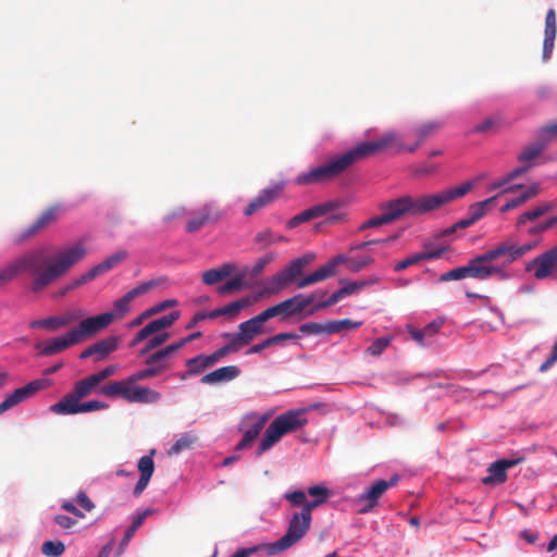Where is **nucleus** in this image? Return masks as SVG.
<instances>
[{"mask_svg": "<svg viewBox=\"0 0 557 557\" xmlns=\"http://www.w3.org/2000/svg\"><path fill=\"white\" fill-rule=\"evenodd\" d=\"M85 255L86 248L82 243L59 251L52 258H48L44 249L29 250L0 270V286L8 284L21 273H27L30 277L29 289L35 294L41 293Z\"/></svg>", "mask_w": 557, "mask_h": 557, "instance_id": "nucleus-1", "label": "nucleus"}, {"mask_svg": "<svg viewBox=\"0 0 557 557\" xmlns=\"http://www.w3.org/2000/svg\"><path fill=\"white\" fill-rule=\"evenodd\" d=\"M409 146L404 145L401 136L396 132H387L375 140L360 143L342 154L335 156L327 162L299 174L295 182L298 185H312L331 182L360 160L386 150L395 149L396 152L407 151Z\"/></svg>", "mask_w": 557, "mask_h": 557, "instance_id": "nucleus-2", "label": "nucleus"}, {"mask_svg": "<svg viewBox=\"0 0 557 557\" xmlns=\"http://www.w3.org/2000/svg\"><path fill=\"white\" fill-rule=\"evenodd\" d=\"M473 188V183L465 182L459 186L440 190L435 194L422 195L417 198L403 196L393 200L382 202L379 209L384 213L387 221L393 223L404 215L419 216L433 210L440 209L466 196Z\"/></svg>", "mask_w": 557, "mask_h": 557, "instance_id": "nucleus-3", "label": "nucleus"}, {"mask_svg": "<svg viewBox=\"0 0 557 557\" xmlns=\"http://www.w3.org/2000/svg\"><path fill=\"white\" fill-rule=\"evenodd\" d=\"M536 246V242L521 246H517L510 242L502 243L493 249L472 258L466 265L460 267L462 275L465 278L471 277L480 281H485L493 276L505 278L507 274L504 269L493 265L492 262L499 258H505L504 264L508 265Z\"/></svg>", "mask_w": 557, "mask_h": 557, "instance_id": "nucleus-4", "label": "nucleus"}, {"mask_svg": "<svg viewBox=\"0 0 557 557\" xmlns=\"http://www.w3.org/2000/svg\"><path fill=\"white\" fill-rule=\"evenodd\" d=\"M112 321L113 315L109 313H101L86 318L81 321L76 327H73L63 336L49 338L45 342L36 344L35 347L36 349H39V354L41 356L57 355L81 343L83 339L97 334L101 330L109 326Z\"/></svg>", "mask_w": 557, "mask_h": 557, "instance_id": "nucleus-5", "label": "nucleus"}, {"mask_svg": "<svg viewBox=\"0 0 557 557\" xmlns=\"http://www.w3.org/2000/svg\"><path fill=\"white\" fill-rule=\"evenodd\" d=\"M306 412V409H294L277 416L265 430L257 456H261L277 444L284 435L305 426L308 423Z\"/></svg>", "mask_w": 557, "mask_h": 557, "instance_id": "nucleus-6", "label": "nucleus"}, {"mask_svg": "<svg viewBox=\"0 0 557 557\" xmlns=\"http://www.w3.org/2000/svg\"><path fill=\"white\" fill-rule=\"evenodd\" d=\"M312 515L300 510L292 513L283 536L269 545L270 553H283L300 542L311 528Z\"/></svg>", "mask_w": 557, "mask_h": 557, "instance_id": "nucleus-7", "label": "nucleus"}, {"mask_svg": "<svg viewBox=\"0 0 557 557\" xmlns=\"http://www.w3.org/2000/svg\"><path fill=\"white\" fill-rule=\"evenodd\" d=\"M332 496V491L323 485L318 484L309 486L307 491L294 490L284 494V499L288 502L293 508H301L306 512L312 515V511L327 503Z\"/></svg>", "mask_w": 557, "mask_h": 557, "instance_id": "nucleus-8", "label": "nucleus"}, {"mask_svg": "<svg viewBox=\"0 0 557 557\" xmlns=\"http://www.w3.org/2000/svg\"><path fill=\"white\" fill-rule=\"evenodd\" d=\"M525 271L537 281L553 280L557 274V244L529 261Z\"/></svg>", "mask_w": 557, "mask_h": 557, "instance_id": "nucleus-9", "label": "nucleus"}, {"mask_svg": "<svg viewBox=\"0 0 557 557\" xmlns=\"http://www.w3.org/2000/svg\"><path fill=\"white\" fill-rule=\"evenodd\" d=\"M399 481L398 475H393L389 480L375 481L368 490L360 494L357 498L359 513L370 512L379 505L381 496L391 487L395 486Z\"/></svg>", "mask_w": 557, "mask_h": 557, "instance_id": "nucleus-10", "label": "nucleus"}, {"mask_svg": "<svg viewBox=\"0 0 557 557\" xmlns=\"http://www.w3.org/2000/svg\"><path fill=\"white\" fill-rule=\"evenodd\" d=\"M61 212V206L55 205L47 208L40 213V215L25 230L20 232L15 238V244H22L41 232H44L49 225L55 223Z\"/></svg>", "mask_w": 557, "mask_h": 557, "instance_id": "nucleus-11", "label": "nucleus"}, {"mask_svg": "<svg viewBox=\"0 0 557 557\" xmlns=\"http://www.w3.org/2000/svg\"><path fill=\"white\" fill-rule=\"evenodd\" d=\"M379 281H380L379 277L370 276L367 280L348 282L343 287H341L336 292H334L326 300L315 304L309 311V314H312L315 311L323 310L325 308L334 306L341 299H343L347 296H350L368 286L375 285L379 283Z\"/></svg>", "mask_w": 557, "mask_h": 557, "instance_id": "nucleus-12", "label": "nucleus"}, {"mask_svg": "<svg viewBox=\"0 0 557 557\" xmlns=\"http://www.w3.org/2000/svg\"><path fill=\"white\" fill-rule=\"evenodd\" d=\"M302 268L297 260H292L283 270L271 276L264 286V294L276 295L289 286L301 273Z\"/></svg>", "mask_w": 557, "mask_h": 557, "instance_id": "nucleus-13", "label": "nucleus"}, {"mask_svg": "<svg viewBox=\"0 0 557 557\" xmlns=\"http://www.w3.org/2000/svg\"><path fill=\"white\" fill-rule=\"evenodd\" d=\"M163 282L164 278H152L147 282L140 283L136 287L128 290L123 297L115 300L113 304V311L108 313L113 315V320L116 318H123L129 311V304L133 299L147 294L152 288L159 286Z\"/></svg>", "mask_w": 557, "mask_h": 557, "instance_id": "nucleus-14", "label": "nucleus"}, {"mask_svg": "<svg viewBox=\"0 0 557 557\" xmlns=\"http://www.w3.org/2000/svg\"><path fill=\"white\" fill-rule=\"evenodd\" d=\"M265 321L260 314L242 322L236 333H225L223 337H233L237 345L242 348L249 345L258 335L263 334Z\"/></svg>", "mask_w": 557, "mask_h": 557, "instance_id": "nucleus-15", "label": "nucleus"}, {"mask_svg": "<svg viewBox=\"0 0 557 557\" xmlns=\"http://www.w3.org/2000/svg\"><path fill=\"white\" fill-rule=\"evenodd\" d=\"M143 392L144 391L140 388L131 389L126 379L122 381L110 382L109 384H106L98 389V393L103 396L110 398L120 397L131 404H137V400H145L146 393Z\"/></svg>", "mask_w": 557, "mask_h": 557, "instance_id": "nucleus-16", "label": "nucleus"}, {"mask_svg": "<svg viewBox=\"0 0 557 557\" xmlns=\"http://www.w3.org/2000/svg\"><path fill=\"white\" fill-rule=\"evenodd\" d=\"M46 385L45 380H35L20 388H16L2 403H0V414L35 395L38 391L45 388Z\"/></svg>", "mask_w": 557, "mask_h": 557, "instance_id": "nucleus-17", "label": "nucleus"}, {"mask_svg": "<svg viewBox=\"0 0 557 557\" xmlns=\"http://www.w3.org/2000/svg\"><path fill=\"white\" fill-rule=\"evenodd\" d=\"M158 374L153 369L146 366L145 369L139 370L126 377L129 388H140L145 391V400H137V404H156L161 399V394L148 386L137 385V382L156 377Z\"/></svg>", "mask_w": 557, "mask_h": 557, "instance_id": "nucleus-18", "label": "nucleus"}, {"mask_svg": "<svg viewBox=\"0 0 557 557\" xmlns=\"http://www.w3.org/2000/svg\"><path fill=\"white\" fill-rule=\"evenodd\" d=\"M222 216L221 211L213 203H206L195 212V216L187 221L185 230L194 233L207 224L219 221Z\"/></svg>", "mask_w": 557, "mask_h": 557, "instance_id": "nucleus-19", "label": "nucleus"}, {"mask_svg": "<svg viewBox=\"0 0 557 557\" xmlns=\"http://www.w3.org/2000/svg\"><path fill=\"white\" fill-rule=\"evenodd\" d=\"M522 458L517 459H500L490 465L487 468V475L482 479L485 485H498L507 480L506 471L509 468L520 463Z\"/></svg>", "mask_w": 557, "mask_h": 557, "instance_id": "nucleus-20", "label": "nucleus"}, {"mask_svg": "<svg viewBox=\"0 0 557 557\" xmlns=\"http://www.w3.org/2000/svg\"><path fill=\"white\" fill-rule=\"evenodd\" d=\"M284 189L283 183H277L271 187L264 188L257 197H255L249 205L245 208L244 213L246 215H251L258 210L264 208L265 206L272 203L275 199L278 198L280 194Z\"/></svg>", "mask_w": 557, "mask_h": 557, "instance_id": "nucleus-21", "label": "nucleus"}, {"mask_svg": "<svg viewBox=\"0 0 557 557\" xmlns=\"http://www.w3.org/2000/svg\"><path fill=\"white\" fill-rule=\"evenodd\" d=\"M248 420H251L252 423L248 428V430L244 433L243 438L236 444V450H243L251 446L255 440L260 435L263 430L268 416H258L257 413L249 414L247 417Z\"/></svg>", "mask_w": 557, "mask_h": 557, "instance_id": "nucleus-22", "label": "nucleus"}, {"mask_svg": "<svg viewBox=\"0 0 557 557\" xmlns=\"http://www.w3.org/2000/svg\"><path fill=\"white\" fill-rule=\"evenodd\" d=\"M557 34V18L554 9H549L545 16V29L543 40V60L547 61L553 53L554 42Z\"/></svg>", "mask_w": 557, "mask_h": 557, "instance_id": "nucleus-23", "label": "nucleus"}, {"mask_svg": "<svg viewBox=\"0 0 557 557\" xmlns=\"http://www.w3.org/2000/svg\"><path fill=\"white\" fill-rule=\"evenodd\" d=\"M172 357L173 354L171 352L169 347L165 346L150 354L148 352L146 355L144 363L153 369V371H156V373L159 375L171 368Z\"/></svg>", "mask_w": 557, "mask_h": 557, "instance_id": "nucleus-24", "label": "nucleus"}, {"mask_svg": "<svg viewBox=\"0 0 557 557\" xmlns=\"http://www.w3.org/2000/svg\"><path fill=\"white\" fill-rule=\"evenodd\" d=\"M256 300H257L256 297L245 296V297L237 299L231 304H227L221 308L210 311L209 315H211V319H215V318H219L222 315L227 317L230 319H234L239 314V312L243 309L252 306Z\"/></svg>", "mask_w": 557, "mask_h": 557, "instance_id": "nucleus-25", "label": "nucleus"}, {"mask_svg": "<svg viewBox=\"0 0 557 557\" xmlns=\"http://www.w3.org/2000/svg\"><path fill=\"white\" fill-rule=\"evenodd\" d=\"M315 300V294L304 296L302 294L295 295L292 298L282 301L284 308V320L301 313L308 306Z\"/></svg>", "mask_w": 557, "mask_h": 557, "instance_id": "nucleus-26", "label": "nucleus"}, {"mask_svg": "<svg viewBox=\"0 0 557 557\" xmlns=\"http://www.w3.org/2000/svg\"><path fill=\"white\" fill-rule=\"evenodd\" d=\"M126 256L127 252L121 250L106 258L102 262L92 267L89 271L85 273V280H88L90 282L96 277L102 275L103 273L110 271L111 269L120 264L126 258Z\"/></svg>", "mask_w": 557, "mask_h": 557, "instance_id": "nucleus-27", "label": "nucleus"}, {"mask_svg": "<svg viewBox=\"0 0 557 557\" xmlns=\"http://www.w3.org/2000/svg\"><path fill=\"white\" fill-rule=\"evenodd\" d=\"M239 374L240 369L237 366H226L205 374L200 379V382L202 384H216L222 382H228L238 377Z\"/></svg>", "mask_w": 557, "mask_h": 557, "instance_id": "nucleus-28", "label": "nucleus"}, {"mask_svg": "<svg viewBox=\"0 0 557 557\" xmlns=\"http://www.w3.org/2000/svg\"><path fill=\"white\" fill-rule=\"evenodd\" d=\"M138 470L140 472V476L133 492L136 497L143 494L153 474L154 463L152 458L150 456L141 457L138 461Z\"/></svg>", "mask_w": 557, "mask_h": 557, "instance_id": "nucleus-29", "label": "nucleus"}, {"mask_svg": "<svg viewBox=\"0 0 557 557\" xmlns=\"http://www.w3.org/2000/svg\"><path fill=\"white\" fill-rule=\"evenodd\" d=\"M442 127L438 121H428L414 128L416 143L407 148V152H414L429 137L436 134Z\"/></svg>", "mask_w": 557, "mask_h": 557, "instance_id": "nucleus-30", "label": "nucleus"}, {"mask_svg": "<svg viewBox=\"0 0 557 557\" xmlns=\"http://www.w3.org/2000/svg\"><path fill=\"white\" fill-rule=\"evenodd\" d=\"M446 250H447V247H441V248H437V250H435V251H421V252L411 255V256L407 257L406 259L396 263L394 267V271L400 272L411 265L418 264L421 261L441 258Z\"/></svg>", "mask_w": 557, "mask_h": 557, "instance_id": "nucleus-31", "label": "nucleus"}, {"mask_svg": "<svg viewBox=\"0 0 557 557\" xmlns=\"http://www.w3.org/2000/svg\"><path fill=\"white\" fill-rule=\"evenodd\" d=\"M522 185H515V186H511L507 189H504L502 190L500 193H498L497 195L493 196V197H490L483 201H479V202H475L473 205H471L469 207V216L471 218V220L475 223L478 222L479 220H481L485 214H486V211L487 209L494 205V202L496 201V199L505 194V193H508V191H513L515 189L517 188H521Z\"/></svg>", "mask_w": 557, "mask_h": 557, "instance_id": "nucleus-32", "label": "nucleus"}, {"mask_svg": "<svg viewBox=\"0 0 557 557\" xmlns=\"http://www.w3.org/2000/svg\"><path fill=\"white\" fill-rule=\"evenodd\" d=\"M79 400L70 392L60 401L50 406V411L62 416L76 414L79 413Z\"/></svg>", "mask_w": 557, "mask_h": 557, "instance_id": "nucleus-33", "label": "nucleus"}, {"mask_svg": "<svg viewBox=\"0 0 557 557\" xmlns=\"http://www.w3.org/2000/svg\"><path fill=\"white\" fill-rule=\"evenodd\" d=\"M442 326V322H431L422 330L411 329L409 331L411 338L417 342L421 346H426L431 344V338H433L440 331Z\"/></svg>", "mask_w": 557, "mask_h": 557, "instance_id": "nucleus-34", "label": "nucleus"}, {"mask_svg": "<svg viewBox=\"0 0 557 557\" xmlns=\"http://www.w3.org/2000/svg\"><path fill=\"white\" fill-rule=\"evenodd\" d=\"M119 338L109 336L92 344L94 357L96 361L104 360L110 354L117 349Z\"/></svg>", "mask_w": 557, "mask_h": 557, "instance_id": "nucleus-35", "label": "nucleus"}, {"mask_svg": "<svg viewBox=\"0 0 557 557\" xmlns=\"http://www.w3.org/2000/svg\"><path fill=\"white\" fill-rule=\"evenodd\" d=\"M235 271L233 263H224L220 268L210 269L202 273V282L207 285H214L228 277Z\"/></svg>", "mask_w": 557, "mask_h": 557, "instance_id": "nucleus-36", "label": "nucleus"}, {"mask_svg": "<svg viewBox=\"0 0 557 557\" xmlns=\"http://www.w3.org/2000/svg\"><path fill=\"white\" fill-rule=\"evenodd\" d=\"M334 276L331 267H329L326 263L321 265L319 269H317L314 272L306 275L305 277L297 281V287L304 288L306 286L312 285L314 283L324 281L329 277Z\"/></svg>", "mask_w": 557, "mask_h": 557, "instance_id": "nucleus-37", "label": "nucleus"}, {"mask_svg": "<svg viewBox=\"0 0 557 557\" xmlns=\"http://www.w3.org/2000/svg\"><path fill=\"white\" fill-rule=\"evenodd\" d=\"M545 149V144L541 141L532 143L525 146L522 151L518 154V161L528 164L533 163L535 165V159L542 154Z\"/></svg>", "mask_w": 557, "mask_h": 557, "instance_id": "nucleus-38", "label": "nucleus"}, {"mask_svg": "<svg viewBox=\"0 0 557 557\" xmlns=\"http://www.w3.org/2000/svg\"><path fill=\"white\" fill-rule=\"evenodd\" d=\"M176 305H177V300L176 299H166L164 301H161L160 304H158V305L147 309L139 317H137L135 320H133L131 322V326H138L147 318H149L151 315H154V314H157V313H159L161 311H164L168 308L174 307Z\"/></svg>", "mask_w": 557, "mask_h": 557, "instance_id": "nucleus-39", "label": "nucleus"}, {"mask_svg": "<svg viewBox=\"0 0 557 557\" xmlns=\"http://www.w3.org/2000/svg\"><path fill=\"white\" fill-rule=\"evenodd\" d=\"M97 386L98 384L95 382L91 375H89L81 381H77L71 392L78 400H81L89 396Z\"/></svg>", "mask_w": 557, "mask_h": 557, "instance_id": "nucleus-40", "label": "nucleus"}, {"mask_svg": "<svg viewBox=\"0 0 557 557\" xmlns=\"http://www.w3.org/2000/svg\"><path fill=\"white\" fill-rule=\"evenodd\" d=\"M553 208L554 206L552 202H545L533 208L532 210L525 211L518 218L517 225L521 226L525 224L528 221H534L544 215L545 213L552 211Z\"/></svg>", "mask_w": 557, "mask_h": 557, "instance_id": "nucleus-41", "label": "nucleus"}, {"mask_svg": "<svg viewBox=\"0 0 557 557\" xmlns=\"http://www.w3.org/2000/svg\"><path fill=\"white\" fill-rule=\"evenodd\" d=\"M362 325V322L360 321H352L349 319H343V320H333L326 322V334H335L339 333L342 331H348L358 329Z\"/></svg>", "mask_w": 557, "mask_h": 557, "instance_id": "nucleus-42", "label": "nucleus"}, {"mask_svg": "<svg viewBox=\"0 0 557 557\" xmlns=\"http://www.w3.org/2000/svg\"><path fill=\"white\" fill-rule=\"evenodd\" d=\"M180 318V311H172L166 315H163L159 319L152 320L149 322L150 327L153 333H158L163 329L170 327L173 323Z\"/></svg>", "mask_w": 557, "mask_h": 557, "instance_id": "nucleus-43", "label": "nucleus"}, {"mask_svg": "<svg viewBox=\"0 0 557 557\" xmlns=\"http://www.w3.org/2000/svg\"><path fill=\"white\" fill-rule=\"evenodd\" d=\"M170 338V334L164 332L161 334H157L153 337L148 338L145 346L140 349L139 356H146L148 352L154 350L156 348L162 346Z\"/></svg>", "mask_w": 557, "mask_h": 557, "instance_id": "nucleus-44", "label": "nucleus"}, {"mask_svg": "<svg viewBox=\"0 0 557 557\" xmlns=\"http://www.w3.org/2000/svg\"><path fill=\"white\" fill-rule=\"evenodd\" d=\"M196 436L184 434L169 449V455H178L183 450L189 449L196 442Z\"/></svg>", "mask_w": 557, "mask_h": 557, "instance_id": "nucleus-45", "label": "nucleus"}, {"mask_svg": "<svg viewBox=\"0 0 557 557\" xmlns=\"http://www.w3.org/2000/svg\"><path fill=\"white\" fill-rule=\"evenodd\" d=\"M286 237L282 235H274L271 230H264L260 233H258L255 237V242L258 244L263 245L264 247L274 244V243H281L286 242Z\"/></svg>", "mask_w": 557, "mask_h": 557, "instance_id": "nucleus-46", "label": "nucleus"}, {"mask_svg": "<svg viewBox=\"0 0 557 557\" xmlns=\"http://www.w3.org/2000/svg\"><path fill=\"white\" fill-rule=\"evenodd\" d=\"M41 552L46 556L59 557L65 552V545L61 541H47L42 544Z\"/></svg>", "mask_w": 557, "mask_h": 557, "instance_id": "nucleus-47", "label": "nucleus"}, {"mask_svg": "<svg viewBox=\"0 0 557 557\" xmlns=\"http://www.w3.org/2000/svg\"><path fill=\"white\" fill-rule=\"evenodd\" d=\"M341 207L339 201L331 200L311 207L314 219L323 216Z\"/></svg>", "mask_w": 557, "mask_h": 557, "instance_id": "nucleus-48", "label": "nucleus"}, {"mask_svg": "<svg viewBox=\"0 0 557 557\" xmlns=\"http://www.w3.org/2000/svg\"><path fill=\"white\" fill-rule=\"evenodd\" d=\"M187 374L188 375H197L203 372L207 369V366L203 361L202 355H198L194 358H190L186 361Z\"/></svg>", "mask_w": 557, "mask_h": 557, "instance_id": "nucleus-49", "label": "nucleus"}, {"mask_svg": "<svg viewBox=\"0 0 557 557\" xmlns=\"http://www.w3.org/2000/svg\"><path fill=\"white\" fill-rule=\"evenodd\" d=\"M244 281L240 275H237L233 277L232 280L227 281L225 284L221 285L218 288V293L221 295L231 294L234 292H238L243 288Z\"/></svg>", "mask_w": 557, "mask_h": 557, "instance_id": "nucleus-50", "label": "nucleus"}, {"mask_svg": "<svg viewBox=\"0 0 557 557\" xmlns=\"http://www.w3.org/2000/svg\"><path fill=\"white\" fill-rule=\"evenodd\" d=\"M391 344L389 337H380L375 339L368 348L367 352L371 356H380Z\"/></svg>", "mask_w": 557, "mask_h": 557, "instance_id": "nucleus-51", "label": "nucleus"}, {"mask_svg": "<svg viewBox=\"0 0 557 557\" xmlns=\"http://www.w3.org/2000/svg\"><path fill=\"white\" fill-rule=\"evenodd\" d=\"M299 331L306 335H318L326 333V323L308 322L299 326Z\"/></svg>", "mask_w": 557, "mask_h": 557, "instance_id": "nucleus-52", "label": "nucleus"}, {"mask_svg": "<svg viewBox=\"0 0 557 557\" xmlns=\"http://www.w3.org/2000/svg\"><path fill=\"white\" fill-rule=\"evenodd\" d=\"M373 258L366 256L361 258H351V261H349V271L357 273L363 270L364 268L369 267L373 263Z\"/></svg>", "mask_w": 557, "mask_h": 557, "instance_id": "nucleus-53", "label": "nucleus"}, {"mask_svg": "<svg viewBox=\"0 0 557 557\" xmlns=\"http://www.w3.org/2000/svg\"><path fill=\"white\" fill-rule=\"evenodd\" d=\"M259 314L265 322L275 317H281L284 320V308L282 301L272 307H269Z\"/></svg>", "mask_w": 557, "mask_h": 557, "instance_id": "nucleus-54", "label": "nucleus"}, {"mask_svg": "<svg viewBox=\"0 0 557 557\" xmlns=\"http://www.w3.org/2000/svg\"><path fill=\"white\" fill-rule=\"evenodd\" d=\"M226 338L230 341L228 344L224 345L223 347L219 348L218 350H215L213 352V355L215 356V358L218 360L222 359L223 357H225L226 355H228L231 352L237 351L240 348L233 337H226Z\"/></svg>", "mask_w": 557, "mask_h": 557, "instance_id": "nucleus-55", "label": "nucleus"}, {"mask_svg": "<svg viewBox=\"0 0 557 557\" xmlns=\"http://www.w3.org/2000/svg\"><path fill=\"white\" fill-rule=\"evenodd\" d=\"M385 224H389V222L387 221L386 216L382 212L381 214H379L376 216H373V218L367 220L364 223H362L359 226V231H364V230H368V228L379 227V226H382V225H385Z\"/></svg>", "mask_w": 557, "mask_h": 557, "instance_id": "nucleus-56", "label": "nucleus"}, {"mask_svg": "<svg viewBox=\"0 0 557 557\" xmlns=\"http://www.w3.org/2000/svg\"><path fill=\"white\" fill-rule=\"evenodd\" d=\"M275 259V255L270 252L259 258L251 269L253 275H259L264 268Z\"/></svg>", "mask_w": 557, "mask_h": 557, "instance_id": "nucleus-57", "label": "nucleus"}, {"mask_svg": "<svg viewBox=\"0 0 557 557\" xmlns=\"http://www.w3.org/2000/svg\"><path fill=\"white\" fill-rule=\"evenodd\" d=\"M53 521L63 530H72L77 524V519L71 518L65 515H55Z\"/></svg>", "mask_w": 557, "mask_h": 557, "instance_id": "nucleus-58", "label": "nucleus"}, {"mask_svg": "<svg viewBox=\"0 0 557 557\" xmlns=\"http://www.w3.org/2000/svg\"><path fill=\"white\" fill-rule=\"evenodd\" d=\"M473 224H474V222L471 220L470 216L467 219H462V220L458 221L457 223L453 224L451 226L445 228L440 234V236H449V235L454 234L457 230L467 228Z\"/></svg>", "mask_w": 557, "mask_h": 557, "instance_id": "nucleus-59", "label": "nucleus"}, {"mask_svg": "<svg viewBox=\"0 0 557 557\" xmlns=\"http://www.w3.org/2000/svg\"><path fill=\"white\" fill-rule=\"evenodd\" d=\"M108 407H109L108 404L100 401V400H90V401H86V403H81L79 413L103 410V409H107Z\"/></svg>", "mask_w": 557, "mask_h": 557, "instance_id": "nucleus-60", "label": "nucleus"}, {"mask_svg": "<svg viewBox=\"0 0 557 557\" xmlns=\"http://www.w3.org/2000/svg\"><path fill=\"white\" fill-rule=\"evenodd\" d=\"M349 261H351L350 257H347L345 255H336L332 259H330L326 264L331 267V270L334 275L337 273V267L341 264H346L347 269H349Z\"/></svg>", "mask_w": 557, "mask_h": 557, "instance_id": "nucleus-61", "label": "nucleus"}, {"mask_svg": "<svg viewBox=\"0 0 557 557\" xmlns=\"http://www.w3.org/2000/svg\"><path fill=\"white\" fill-rule=\"evenodd\" d=\"M89 281L88 280H85V273L82 274L79 277L75 278L73 282H71L70 284H67L66 286L62 287L61 289H59V292L57 293V297H63L65 296L69 292L88 283Z\"/></svg>", "mask_w": 557, "mask_h": 557, "instance_id": "nucleus-62", "label": "nucleus"}, {"mask_svg": "<svg viewBox=\"0 0 557 557\" xmlns=\"http://www.w3.org/2000/svg\"><path fill=\"white\" fill-rule=\"evenodd\" d=\"M117 370V366H109L97 373L91 374V377L99 385L102 381L113 375Z\"/></svg>", "mask_w": 557, "mask_h": 557, "instance_id": "nucleus-63", "label": "nucleus"}, {"mask_svg": "<svg viewBox=\"0 0 557 557\" xmlns=\"http://www.w3.org/2000/svg\"><path fill=\"white\" fill-rule=\"evenodd\" d=\"M153 331L152 329L150 327L149 323L146 324L136 335L135 337L132 339L131 342V347H134L136 345H138L140 342L143 341H148V338L153 335Z\"/></svg>", "mask_w": 557, "mask_h": 557, "instance_id": "nucleus-64", "label": "nucleus"}]
</instances>
